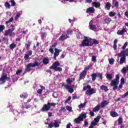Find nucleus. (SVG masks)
Wrapping results in <instances>:
<instances>
[{
	"instance_id": "obj_4",
	"label": "nucleus",
	"mask_w": 128,
	"mask_h": 128,
	"mask_svg": "<svg viewBox=\"0 0 128 128\" xmlns=\"http://www.w3.org/2000/svg\"><path fill=\"white\" fill-rule=\"evenodd\" d=\"M60 66V63L58 62H56L50 67V70H54L55 72H62V68L60 67H58Z\"/></svg>"
},
{
	"instance_id": "obj_1",
	"label": "nucleus",
	"mask_w": 128,
	"mask_h": 128,
	"mask_svg": "<svg viewBox=\"0 0 128 128\" xmlns=\"http://www.w3.org/2000/svg\"><path fill=\"white\" fill-rule=\"evenodd\" d=\"M88 88V90L85 93V94L86 96H92V94H96V90L94 88H92L90 85H87L86 86H84L83 88V90H86Z\"/></svg>"
},
{
	"instance_id": "obj_44",
	"label": "nucleus",
	"mask_w": 128,
	"mask_h": 128,
	"mask_svg": "<svg viewBox=\"0 0 128 128\" xmlns=\"http://www.w3.org/2000/svg\"><path fill=\"white\" fill-rule=\"evenodd\" d=\"M108 60H109V64H114V59L110 58V59H109Z\"/></svg>"
},
{
	"instance_id": "obj_64",
	"label": "nucleus",
	"mask_w": 128,
	"mask_h": 128,
	"mask_svg": "<svg viewBox=\"0 0 128 128\" xmlns=\"http://www.w3.org/2000/svg\"><path fill=\"white\" fill-rule=\"evenodd\" d=\"M49 52L51 53V54H54V48H50L49 49Z\"/></svg>"
},
{
	"instance_id": "obj_23",
	"label": "nucleus",
	"mask_w": 128,
	"mask_h": 128,
	"mask_svg": "<svg viewBox=\"0 0 128 128\" xmlns=\"http://www.w3.org/2000/svg\"><path fill=\"white\" fill-rule=\"evenodd\" d=\"M91 78H92V82H94L96 80V78H98L97 74L93 73L91 74Z\"/></svg>"
},
{
	"instance_id": "obj_62",
	"label": "nucleus",
	"mask_w": 128,
	"mask_h": 128,
	"mask_svg": "<svg viewBox=\"0 0 128 128\" xmlns=\"http://www.w3.org/2000/svg\"><path fill=\"white\" fill-rule=\"evenodd\" d=\"M47 33L46 32H44L42 33V36L43 38H46Z\"/></svg>"
},
{
	"instance_id": "obj_24",
	"label": "nucleus",
	"mask_w": 128,
	"mask_h": 128,
	"mask_svg": "<svg viewBox=\"0 0 128 128\" xmlns=\"http://www.w3.org/2000/svg\"><path fill=\"white\" fill-rule=\"evenodd\" d=\"M100 90H104V92H108V87L104 85H102L100 86Z\"/></svg>"
},
{
	"instance_id": "obj_38",
	"label": "nucleus",
	"mask_w": 128,
	"mask_h": 128,
	"mask_svg": "<svg viewBox=\"0 0 128 128\" xmlns=\"http://www.w3.org/2000/svg\"><path fill=\"white\" fill-rule=\"evenodd\" d=\"M20 13L17 14L14 17L15 20H18L20 18Z\"/></svg>"
},
{
	"instance_id": "obj_60",
	"label": "nucleus",
	"mask_w": 128,
	"mask_h": 128,
	"mask_svg": "<svg viewBox=\"0 0 128 128\" xmlns=\"http://www.w3.org/2000/svg\"><path fill=\"white\" fill-rule=\"evenodd\" d=\"M89 114L91 116H94V112L90 110V112H89Z\"/></svg>"
},
{
	"instance_id": "obj_28",
	"label": "nucleus",
	"mask_w": 128,
	"mask_h": 128,
	"mask_svg": "<svg viewBox=\"0 0 128 128\" xmlns=\"http://www.w3.org/2000/svg\"><path fill=\"white\" fill-rule=\"evenodd\" d=\"M16 44H15L14 43H12L10 45L9 48H10V50H13L14 49L16 48Z\"/></svg>"
},
{
	"instance_id": "obj_14",
	"label": "nucleus",
	"mask_w": 128,
	"mask_h": 128,
	"mask_svg": "<svg viewBox=\"0 0 128 128\" xmlns=\"http://www.w3.org/2000/svg\"><path fill=\"white\" fill-rule=\"evenodd\" d=\"M86 70H84L80 74V80H84L86 78Z\"/></svg>"
},
{
	"instance_id": "obj_36",
	"label": "nucleus",
	"mask_w": 128,
	"mask_h": 128,
	"mask_svg": "<svg viewBox=\"0 0 128 128\" xmlns=\"http://www.w3.org/2000/svg\"><path fill=\"white\" fill-rule=\"evenodd\" d=\"M92 62H96V56H92Z\"/></svg>"
},
{
	"instance_id": "obj_12",
	"label": "nucleus",
	"mask_w": 128,
	"mask_h": 128,
	"mask_svg": "<svg viewBox=\"0 0 128 128\" xmlns=\"http://www.w3.org/2000/svg\"><path fill=\"white\" fill-rule=\"evenodd\" d=\"M50 110V106H48V104H44L41 108V112H48Z\"/></svg>"
},
{
	"instance_id": "obj_53",
	"label": "nucleus",
	"mask_w": 128,
	"mask_h": 128,
	"mask_svg": "<svg viewBox=\"0 0 128 128\" xmlns=\"http://www.w3.org/2000/svg\"><path fill=\"white\" fill-rule=\"evenodd\" d=\"M22 70H18L16 72V74H17V75L20 74H22Z\"/></svg>"
},
{
	"instance_id": "obj_10",
	"label": "nucleus",
	"mask_w": 128,
	"mask_h": 128,
	"mask_svg": "<svg viewBox=\"0 0 128 128\" xmlns=\"http://www.w3.org/2000/svg\"><path fill=\"white\" fill-rule=\"evenodd\" d=\"M54 122H51L50 124H49V128H52L54 126L55 128H60V124L58 122V120H54Z\"/></svg>"
},
{
	"instance_id": "obj_50",
	"label": "nucleus",
	"mask_w": 128,
	"mask_h": 128,
	"mask_svg": "<svg viewBox=\"0 0 128 128\" xmlns=\"http://www.w3.org/2000/svg\"><path fill=\"white\" fill-rule=\"evenodd\" d=\"M66 108L67 110H68V112H72V108L68 106H66Z\"/></svg>"
},
{
	"instance_id": "obj_6",
	"label": "nucleus",
	"mask_w": 128,
	"mask_h": 128,
	"mask_svg": "<svg viewBox=\"0 0 128 128\" xmlns=\"http://www.w3.org/2000/svg\"><path fill=\"white\" fill-rule=\"evenodd\" d=\"M10 26L12 27V28L8 29V30L5 31V32L4 34V36H14V32H13L14 30V24H11Z\"/></svg>"
},
{
	"instance_id": "obj_11",
	"label": "nucleus",
	"mask_w": 128,
	"mask_h": 128,
	"mask_svg": "<svg viewBox=\"0 0 128 128\" xmlns=\"http://www.w3.org/2000/svg\"><path fill=\"white\" fill-rule=\"evenodd\" d=\"M118 58H120V64H124V62H126V57H125V56H122L120 54L118 53Z\"/></svg>"
},
{
	"instance_id": "obj_16",
	"label": "nucleus",
	"mask_w": 128,
	"mask_h": 128,
	"mask_svg": "<svg viewBox=\"0 0 128 128\" xmlns=\"http://www.w3.org/2000/svg\"><path fill=\"white\" fill-rule=\"evenodd\" d=\"M124 32H126V28L123 27L122 30L118 31L117 34H118V36H122Z\"/></svg>"
},
{
	"instance_id": "obj_13",
	"label": "nucleus",
	"mask_w": 128,
	"mask_h": 128,
	"mask_svg": "<svg viewBox=\"0 0 128 128\" xmlns=\"http://www.w3.org/2000/svg\"><path fill=\"white\" fill-rule=\"evenodd\" d=\"M6 80H8V75H3L0 78V82H1V84H6Z\"/></svg>"
},
{
	"instance_id": "obj_45",
	"label": "nucleus",
	"mask_w": 128,
	"mask_h": 128,
	"mask_svg": "<svg viewBox=\"0 0 128 128\" xmlns=\"http://www.w3.org/2000/svg\"><path fill=\"white\" fill-rule=\"evenodd\" d=\"M118 124H122V118H119L118 119Z\"/></svg>"
},
{
	"instance_id": "obj_18",
	"label": "nucleus",
	"mask_w": 128,
	"mask_h": 128,
	"mask_svg": "<svg viewBox=\"0 0 128 128\" xmlns=\"http://www.w3.org/2000/svg\"><path fill=\"white\" fill-rule=\"evenodd\" d=\"M119 54L125 57L128 56V48H126L125 50H122Z\"/></svg>"
},
{
	"instance_id": "obj_22",
	"label": "nucleus",
	"mask_w": 128,
	"mask_h": 128,
	"mask_svg": "<svg viewBox=\"0 0 128 128\" xmlns=\"http://www.w3.org/2000/svg\"><path fill=\"white\" fill-rule=\"evenodd\" d=\"M104 22L105 24H110L112 22V18H106L104 19Z\"/></svg>"
},
{
	"instance_id": "obj_57",
	"label": "nucleus",
	"mask_w": 128,
	"mask_h": 128,
	"mask_svg": "<svg viewBox=\"0 0 128 128\" xmlns=\"http://www.w3.org/2000/svg\"><path fill=\"white\" fill-rule=\"evenodd\" d=\"M128 96V92H127L126 93L122 95V98H126V96Z\"/></svg>"
},
{
	"instance_id": "obj_20",
	"label": "nucleus",
	"mask_w": 128,
	"mask_h": 128,
	"mask_svg": "<svg viewBox=\"0 0 128 128\" xmlns=\"http://www.w3.org/2000/svg\"><path fill=\"white\" fill-rule=\"evenodd\" d=\"M110 115L112 118H116V116H118V112L114 111H112L110 112Z\"/></svg>"
},
{
	"instance_id": "obj_51",
	"label": "nucleus",
	"mask_w": 128,
	"mask_h": 128,
	"mask_svg": "<svg viewBox=\"0 0 128 128\" xmlns=\"http://www.w3.org/2000/svg\"><path fill=\"white\" fill-rule=\"evenodd\" d=\"M60 112H66V108L64 107H62L61 108V109L60 110Z\"/></svg>"
},
{
	"instance_id": "obj_25",
	"label": "nucleus",
	"mask_w": 128,
	"mask_h": 128,
	"mask_svg": "<svg viewBox=\"0 0 128 128\" xmlns=\"http://www.w3.org/2000/svg\"><path fill=\"white\" fill-rule=\"evenodd\" d=\"M100 109V105H97L95 108H94L92 110V112H98Z\"/></svg>"
},
{
	"instance_id": "obj_19",
	"label": "nucleus",
	"mask_w": 128,
	"mask_h": 128,
	"mask_svg": "<svg viewBox=\"0 0 128 128\" xmlns=\"http://www.w3.org/2000/svg\"><path fill=\"white\" fill-rule=\"evenodd\" d=\"M32 41H30L29 40L28 41V44H26L25 46L27 50H30V44H32Z\"/></svg>"
},
{
	"instance_id": "obj_42",
	"label": "nucleus",
	"mask_w": 128,
	"mask_h": 128,
	"mask_svg": "<svg viewBox=\"0 0 128 128\" xmlns=\"http://www.w3.org/2000/svg\"><path fill=\"white\" fill-rule=\"evenodd\" d=\"M90 28L92 30H94L96 29V25L91 24L90 25Z\"/></svg>"
},
{
	"instance_id": "obj_54",
	"label": "nucleus",
	"mask_w": 128,
	"mask_h": 128,
	"mask_svg": "<svg viewBox=\"0 0 128 128\" xmlns=\"http://www.w3.org/2000/svg\"><path fill=\"white\" fill-rule=\"evenodd\" d=\"M88 126V121H84L83 126H84V128H86Z\"/></svg>"
},
{
	"instance_id": "obj_41",
	"label": "nucleus",
	"mask_w": 128,
	"mask_h": 128,
	"mask_svg": "<svg viewBox=\"0 0 128 128\" xmlns=\"http://www.w3.org/2000/svg\"><path fill=\"white\" fill-rule=\"evenodd\" d=\"M10 2H11L12 6H14L16 4V2H14V0H10Z\"/></svg>"
},
{
	"instance_id": "obj_55",
	"label": "nucleus",
	"mask_w": 128,
	"mask_h": 128,
	"mask_svg": "<svg viewBox=\"0 0 128 128\" xmlns=\"http://www.w3.org/2000/svg\"><path fill=\"white\" fill-rule=\"evenodd\" d=\"M24 58L26 60H28V59L30 58V56L28 54H25L24 56Z\"/></svg>"
},
{
	"instance_id": "obj_52",
	"label": "nucleus",
	"mask_w": 128,
	"mask_h": 128,
	"mask_svg": "<svg viewBox=\"0 0 128 128\" xmlns=\"http://www.w3.org/2000/svg\"><path fill=\"white\" fill-rule=\"evenodd\" d=\"M81 36H82V33L80 32H78L76 35L77 38H78V40H80Z\"/></svg>"
},
{
	"instance_id": "obj_43",
	"label": "nucleus",
	"mask_w": 128,
	"mask_h": 128,
	"mask_svg": "<svg viewBox=\"0 0 128 128\" xmlns=\"http://www.w3.org/2000/svg\"><path fill=\"white\" fill-rule=\"evenodd\" d=\"M47 104L49 106H56V103H50V102H48Z\"/></svg>"
},
{
	"instance_id": "obj_48",
	"label": "nucleus",
	"mask_w": 128,
	"mask_h": 128,
	"mask_svg": "<svg viewBox=\"0 0 128 128\" xmlns=\"http://www.w3.org/2000/svg\"><path fill=\"white\" fill-rule=\"evenodd\" d=\"M14 22V18L12 17L8 21H6V24H10V22Z\"/></svg>"
},
{
	"instance_id": "obj_33",
	"label": "nucleus",
	"mask_w": 128,
	"mask_h": 128,
	"mask_svg": "<svg viewBox=\"0 0 128 128\" xmlns=\"http://www.w3.org/2000/svg\"><path fill=\"white\" fill-rule=\"evenodd\" d=\"M86 102H84V104H80V105L78 106L79 108H84L86 106Z\"/></svg>"
},
{
	"instance_id": "obj_32",
	"label": "nucleus",
	"mask_w": 128,
	"mask_h": 128,
	"mask_svg": "<svg viewBox=\"0 0 128 128\" xmlns=\"http://www.w3.org/2000/svg\"><path fill=\"white\" fill-rule=\"evenodd\" d=\"M111 6H112V4H110V2H107L106 4V8H107V10H110Z\"/></svg>"
},
{
	"instance_id": "obj_30",
	"label": "nucleus",
	"mask_w": 128,
	"mask_h": 128,
	"mask_svg": "<svg viewBox=\"0 0 128 128\" xmlns=\"http://www.w3.org/2000/svg\"><path fill=\"white\" fill-rule=\"evenodd\" d=\"M20 98H28V94L26 93H24L23 94L20 95Z\"/></svg>"
},
{
	"instance_id": "obj_61",
	"label": "nucleus",
	"mask_w": 128,
	"mask_h": 128,
	"mask_svg": "<svg viewBox=\"0 0 128 128\" xmlns=\"http://www.w3.org/2000/svg\"><path fill=\"white\" fill-rule=\"evenodd\" d=\"M92 44H98L99 42L98 40H93Z\"/></svg>"
},
{
	"instance_id": "obj_58",
	"label": "nucleus",
	"mask_w": 128,
	"mask_h": 128,
	"mask_svg": "<svg viewBox=\"0 0 128 128\" xmlns=\"http://www.w3.org/2000/svg\"><path fill=\"white\" fill-rule=\"evenodd\" d=\"M91 124L92 126H98V123L95 122L94 120H93L92 122H91Z\"/></svg>"
},
{
	"instance_id": "obj_8",
	"label": "nucleus",
	"mask_w": 128,
	"mask_h": 128,
	"mask_svg": "<svg viewBox=\"0 0 128 128\" xmlns=\"http://www.w3.org/2000/svg\"><path fill=\"white\" fill-rule=\"evenodd\" d=\"M62 86H64L66 90H68V92H70V94H72V92H74V87H72V86L66 84L64 85L62 84Z\"/></svg>"
},
{
	"instance_id": "obj_47",
	"label": "nucleus",
	"mask_w": 128,
	"mask_h": 128,
	"mask_svg": "<svg viewBox=\"0 0 128 128\" xmlns=\"http://www.w3.org/2000/svg\"><path fill=\"white\" fill-rule=\"evenodd\" d=\"M128 42H126L124 45V46L122 48V50H126V46H128Z\"/></svg>"
},
{
	"instance_id": "obj_26",
	"label": "nucleus",
	"mask_w": 128,
	"mask_h": 128,
	"mask_svg": "<svg viewBox=\"0 0 128 128\" xmlns=\"http://www.w3.org/2000/svg\"><path fill=\"white\" fill-rule=\"evenodd\" d=\"M106 78L107 80H112V74H106Z\"/></svg>"
},
{
	"instance_id": "obj_63",
	"label": "nucleus",
	"mask_w": 128,
	"mask_h": 128,
	"mask_svg": "<svg viewBox=\"0 0 128 128\" xmlns=\"http://www.w3.org/2000/svg\"><path fill=\"white\" fill-rule=\"evenodd\" d=\"M118 85H114V86H113V88H112V90H118Z\"/></svg>"
},
{
	"instance_id": "obj_34",
	"label": "nucleus",
	"mask_w": 128,
	"mask_h": 128,
	"mask_svg": "<svg viewBox=\"0 0 128 128\" xmlns=\"http://www.w3.org/2000/svg\"><path fill=\"white\" fill-rule=\"evenodd\" d=\"M100 116H98L96 118H94V121L98 124L100 122Z\"/></svg>"
},
{
	"instance_id": "obj_39",
	"label": "nucleus",
	"mask_w": 128,
	"mask_h": 128,
	"mask_svg": "<svg viewBox=\"0 0 128 128\" xmlns=\"http://www.w3.org/2000/svg\"><path fill=\"white\" fill-rule=\"evenodd\" d=\"M6 28L4 25L1 24L0 25V32H4V30Z\"/></svg>"
},
{
	"instance_id": "obj_46",
	"label": "nucleus",
	"mask_w": 128,
	"mask_h": 128,
	"mask_svg": "<svg viewBox=\"0 0 128 128\" xmlns=\"http://www.w3.org/2000/svg\"><path fill=\"white\" fill-rule=\"evenodd\" d=\"M66 82L67 84H72V80H71L70 78H68L66 80Z\"/></svg>"
},
{
	"instance_id": "obj_49",
	"label": "nucleus",
	"mask_w": 128,
	"mask_h": 128,
	"mask_svg": "<svg viewBox=\"0 0 128 128\" xmlns=\"http://www.w3.org/2000/svg\"><path fill=\"white\" fill-rule=\"evenodd\" d=\"M109 16H110L112 18L113 16H116V13L112 12H110L109 13Z\"/></svg>"
},
{
	"instance_id": "obj_35",
	"label": "nucleus",
	"mask_w": 128,
	"mask_h": 128,
	"mask_svg": "<svg viewBox=\"0 0 128 128\" xmlns=\"http://www.w3.org/2000/svg\"><path fill=\"white\" fill-rule=\"evenodd\" d=\"M97 76H98V78H100V80H102V74L97 73Z\"/></svg>"
},
{
	"instance_id": "obj_40",
	"label": "nucleus",
	"mask_w": 128,
	"mask_h": 128,
	"mask_svg": "<svg viewBox=\"0 0 128 128\" xmlns=\"http://www.w3.org/2000/svg\"><path fill=\"white\" fill-rule=\"evenodd\" d=\"M4 6L7 8H10V3L6 2L4 4Z\"/></svg>"
},
{
	"instance_id": "obj_3",
	"label": "nucleus",
	"mask_w": 128,
	"mask_h": 128,
	"mask_svg": "<svg viewBox=\"0 0 128 128\" xmlns=\"http://www.w3.org/2000/svg\"><path fill=\"white\" fill-rule=\"evenodd\" d=\"M92 46V41L89 40L88 37L86 36L82 43L80 45V46Z\"/></svg>"
},
{
	"instance_id": "obj_31",
	"label": "nucleus",
	"mask_w": 128,
	"mask_h": 128,
	"mask_svg": "<svg viewBox=\"0 0 128 128\" xmlns=\"http://www.w3.org/2000/svg\"><path fill=\"white\" fill-rule=\"evenodd\" d=\"M66 32L67 34H66L68 36L70 34H74V31L72 30L68 29L66 30Z\"/></svg>"
},
{
	"instance_id": "obj_56",
	"label": "nucleus",
	"mask_w": 128,
	"mask_h": 128,
	"mask_svg": "<svg viewBox=\"0 0 128 128\" xmlns=\"http://www.w3.org/2000/svg\"><path fill=\"white\" fill-rule=\"evenodd\" d=\"M70 100H72V97L70 96H68V98L67 100H66L64 104H68V102H70Z\"/></svg>"
},
{
	"instance_id": "obj_37",
	"label": "nucleus",
	"mask_w": 128,
	"mask_h": 128,
	"mask_svg": "<svg viewBox=\"0 0 128 128\" xmlns=\"http://www.w3.org/2000/svg\"><path fill=\"white\" fill-rule=\"evenodd\" d=\"M121 72L122 74H126V67H124L122 70Z\"/></svg>"
},
{
	"instance_id": "obj_5",
	"label": "nucleus",
	"mask_w": 128,
	"mask_h": 128,
	"mask_svg": "<svg viewBox=\"0 0 128 128\" xmlns=\"http://www.w3.org/2000/svg\"><path fill=\"white\" fill-rule=\"evenodd\" d=\"M86 118V114H82L79 116L74 120L75 124H80V122H84V120Z\"/></svg>"
},
{
	"instance_id": "obj_29",
	"label": "nucleus",
	"mask_w": 128,
	"mask_h": 128,
	"mask_svg": "<svg viewBox=\"0 0 128 128\" xmlns=\"http://www.w3.org/2000/svg\"><path fill=\"white\" fill-rule=\"evenodd\" d=\"M92 4H93L95 8H100V4L98 2H92Z\"/></svg>"
},
{
	"instance_id": "obj_9",
	"label": "nucleus",
	"mask_w": 128,
	"mask_h": 128,
	"mask_svg": "<svg viewBox=\"0 0 128 128\" xmlns=\"http://www.w3.org/2000/svg\"><path fill=\"white\" fill-rule=\"evenodd\" d=\"M61 52H62V49H58L56 48H54V58L55 60H56V58L60 56V53Z\"/></svg>"
},
{
	"instance_id": "obj_27",
	"label": "nucleus",
	"mask_w": 128,
	"mask_h": 128,
	"mask_svg": "<svg viewBox=\"0 0 128 128\" xmlns=\"http://www.w3.org/2000/svg\"><path fill=\"white\" fill-rule=\"evenodd\" d=\"M107 104H108V101L104 100L103 102L101 103L100 106V108H101V106H102V108H104V106H107Z\"/></svg>"
},
{
	"instance_id": "obj_7",
	"label": "nucleus",
	"mask_w": 128,
	"mask_h": 128,
	"mask_svg": "<svg viewBox=\"0 0 128 128\" xmlns=\"http://www.w3.org/2000/svg\"><path fill=\"white\" fill-rule=\"evenodd\" d=\"M120 83V75L117 74L116 75V78L112 80L111 81V83L110 84V86H118Z\"/></svg>"
},
{
	"instance_id": "obj_15",
	"label": "nucleus",
	"mask_w": 128,
	"mask_h": 128,
	"mask_svg": "<svg viewBox=\"0 0 128 128\" xmlns=\"http://www.w3.org/2000/svg\"><path fill=\"white\" fill-rule=\"evenodd\" d=\"M68 38V34H62V36L59 38V40H61V42H64L65 40H66Z\"/></svg>"
},
{
	"instance_id": "obj_59",
	"label": "nucleus",
	"mask_w": 128,
	"mask_h": 128,
	"mask_svg": "<svg viewBox=\"0 0 128 128\" xmlns=\"http://www.w3.org/2000/svg\"><path fill=\"white\" fill-rule=\"evenodd\" d=\"M92 66V65H88L87 67L84 68V70H90Z\"/></svg>"
},
{
	"instance_id": "obj_17",
	"label": "nucleus",
	"mask_w": 128,
	"mask_h": 128,
	"mask_svg": "<svg viewBox=\"0 0 128 128\" xmlns=\"http://www.w3.org/2000/svg\"><path fill=\"white\" fill-rule=\"evenodd\" d=\"M94 12H96V10L94 7H90L87 8L86 10V14H88V12H90V14H94Z\"/></svg>"
},
{
	"instance_id": "obj_2",
	"label": "nucleus",
	"mask_w": 128,
	"mask_h": 128,
	"mask_svg": "<svg viewBox=\"0 0 128 128\" xmlns=\"http://www.w3.org/2000/svg\"><path fill=\"white\" fill-rule=\"evenodd\" d=\"M40 66V63L35 62L34 63H28L25 68V72H30L32 70V68H34L35 66Z\"/></svg>"
},
{
	"instance_id": "obj_21",
	"label": "nucleus",
	"mask_w": 128,
	"mask_h": 128,
	"mask_svg": "<svg viewBox=\"0 0 128 128\" xmlns=\"http://www.w3.org/2000/svg\"><path fill=\"white\" fill-rule=\"evenodd\" d=\"M50 62V59H48V58H43V64L45 66H46Z\"/></svg>"
}]
</instances>
